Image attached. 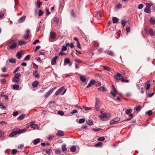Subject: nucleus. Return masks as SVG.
Returning a JSON list of instances; mask_svg holds the SVG:
<instances>
[{"label": "nucleus", "mask_w": 155, "mask_h": 155, "mask_svg": "<svg viewBox=\"0 0 155 155\" xmlns=\"http://www.w3.org/2000/svg\"><path fill=\"white\" fill-rule=\"evenodd\" d=\"M93 45L95 47H97L99 46V44L96 42H93Z\"/></svg>", "instance_id": "obj_54"}, {"label": "nucleus", "mask_w": 155, "mask_h": 155, "mask_svg": "<svg viewBox=\"0 0 155 155\" xmlns=\"http://www.w3.org/2000/svg\"><path fill=\"white\" fill-rule=\"evenodd\" d=\"M149 32L150 34V36L152 37H154L155 36V33L154 31H153L152 29H150L149 30Z\"/></svg>", "instance_id": "obj_22"}, {"label": "nucleus", "mask_w": 155, "mask_h": 155, "mask_svg": "<svg viewBox=\"0 0 155 155\" xmlns=\"http://www.w3.org/2000/svg\"><path fill=\"white\" fill-rule=\"evenodd\" d=\"M132 110L131 109H128L126 110V113L127 114H129L131 113Z\"/></svg>", "instance_id": "obj_53"}, {"label": "nucleus", "mask_w": 155, "mask_h": 155, "mask_svg": "<svg viewBox=\"0 0 155 155\" xmlns=\"http://www.w3.org/2000/svg\"><path fill=\"white\" fill-rule=\"evenodd\" d=\"M17 150L15 149H13L12 150V153L13 155H15L16 154V153H17Z\"/></svg>", "instance_id": "obj_52"}, {"label": "nucleus", "mask_w": 155, "mask_h": 155, "mask_svg": "<svg viewBox=\"0 0 155 155\" xmlns=\"http://www.w3.org/2000/svg\"><path fill=\"white\" fill-rule=\"evenodd\" d=\"M95 84H98V86H100L101 85V83L100 82L97 81L96 82L95 80H92L90 81L86 87H91L92 85H94Z\"/></svg>", "instance_id": "obj_2"}, {"label": "nucleus", "mask_w": 155, "mask_h": 155, "mask_svg": "<svg viewBox=\"0 0 155 155\" xmlns=\"http://www.w3.org/2000/svg\"><path fill=\"white\" fill-rule=\"evenodd\" d=\"M92 130L93 131H94L95 132H97V131H100V130H102V129L101 128H97L96 129L94 128H93L92 129Z\"/></svg>", "instance_id": "obj_39"}, {"label": "nucleus", "mask_w": 155, "mask_h": 155, "mask_svg": "<svg viewBox=\"0 0 155 155\" xmlns=\"http://www.w3.org/2000/svg\"><path fill=\"white\" fill-rule=\"evenodd\" d=\"M141 109V107L140 106L138 105L137 106L136 108H135V110L136 111H140Z\"/></svg>", "instance_id": "obj_46"}, {"label": "nucleus", "mask_w": 155, "mask_h": 155, "mask_svg": "<svg viewBox=\"0 0 155 155\" xmlns=\"http://www.w3.org/2000/svg\"><path fill=\"white\" fill-rule=\"evenodd\" d=\"M0 106L2 107V109H4L6 108V107L5 105H3L2 103L0 104Z\"/></svg>", "instance_id": "obj_63"}, {"label": "nucleus", "mask_w": 155, "mask_h": 155, "mask_svg": "<svg viewBox=\"0 0 155 155\" xmlns=\"http://www.w3.org/2000/svg\"><path fill=\"white\" fill-rule=\"evenodd\" d=\"M61 148L62 151L64 152L66 151L67 150L66 146L65 144L61 146Z\"/></svg>", "instance_id": "obj_33"}, {"label": "nucleus", "mask_w": 155, "mask_h": 155, "mask_svg": "<svg viewBox=\"0 0 155 155\" xmlns=\"http://www.w3.org/2000/svg\"><path fill=\"white\" fill-rule=\"evenodd\" d=\"M103 68L105 70L107 71H110V68L106 66H103Z\"/></svg>", "instance_id": "obj_45"}, {"label": "nucleus", "mask_w": 155, "mask_h": 155, "mask_svg": "<svg viewBox=\"0 0 155 155\" xmlns=\"http://www.w3.org/2000/svg\"><path fill=\"white\" fill-rule=\"evenodd\" d=\"M87 124L89 126H91L93 124V121L92 120H90L87 122Z\"/></svg>", "instance_id": "obj_26"}, {"label": "nucleus", "mask_w": 155, "mask_h": 155, "mask_svg": "<svg viewBox=\"0 0 155 155\" xmlns=\"http://www.w3.org/2000/svg\"><path fill=\"white\" fill-rule=\"evenodd\" d=\"M113 88V91H110V93L113 95L114 97H115L117 94V91L116 89V88Z\"/></svg>", "instance_id": "obj_12"}, {"label": "nucleus", "mask_w": 155, "mask_h": 155, "mask_svg": "<svg viewBox=\"0 0 155 155\" xmlns=\"http://www.w3.org/2000/svg\"><path fill=\"white\" fill-rule=\"evenodd\" d=\"M31 122L29 123V125L31 128H33L34 130H35L36 127L37 128V129H38L39 128L38 125L37 124H34L33 122Z\"/></svg>", "instance_id": "obj_8"}, {"label": "nucleus", "mask_w": 155, "mask_h": 155, "mask_svg": "<svg viewBox=\"0 0 155 155\" xmlns=\"http://www.w3.org/2000/svg\"><path fill=\"white\" fill-rule=\"evenodd\" d=\"M80 79L82 82H84L85 83H86V79L85 76L82 75H80Z\"/></svg>", "instance_id": "obj_20"}, {"label": "nucleus", "mask_w": 155, "mask_h": 155, "mask_svg": "<svg viewBox=\"0 0 155 155\" xmlns=\"http://www.w3.org/2000/svg\"><path fill=\"white\" fill-rule=\"evenodd\" d=\"M58 57V56H56L52 58L51 64L52 65H54L55 64L57 59Z\"/></svg>", "instance_id": "obj_17"}, {"label": "nucleus", "mask_w": 155, "mask_h": 155, "mask_svg": "<svg viewBox=\"0 0 155 155\" xmlns=\"http://www.w3.org/2000/svg\"><path fill=\"white\" fill-rule=\"evenodd\" d=\"M29 36V35L26 34V35H25L24 36L23 38L25 39L26 40L28 38Z\"/></svg>", "instance_id": "obj_62"}, {"label": "nucleus", "mask_w": 155, "mask_h": 155, "mask_svg": "<svg viewBox=\"0 0 155 155\" xmlns=\"http://www.w3.org/2000/svg\"><path fill=\"white\" fill-rule=\"evenodd\" d=\"M105 139V138L104 137H102L98 138L97 139V140L99 141H103Z\"/></svg>", "instance_id": "obj_44"}, {"label": "nucleus", "mask_w": 155, "mask_h": 155, "mask_svg": "<svg viewBox=\"0 0 155 155\" xmlns=\"http://www.w3.org/2000/svg\"><path fill=\"white\" fill-rule=\"evenodd\" d=\"M153 81H149L146 83H145V86L146 87H150V86H152L153 84Z\"/></svg>", "instance_id": "obj_14"}, {"label": "nucleus", "mask_w": 155, "mask_h": 155, "mask_svg": "<svg viewBox=\"0 0 155 155\" xmlns=\"http://www.w3.org/2000/svg\"><path fill=\"white\" fill-rule=\"evenodd\" d=\"M56 37V33L54 32L51 31L50 33V38H51L52 39H54Z\"/></svg>", "instance_id": "obj_13"}, {"label": "nucleus", "mask_w": 155, "mask_h": 155, "mask_svg": "<svg viewBox=\"0 0 155 155\" xmlns=\"http://www.w3.org/2000/svg\"><path fill=\"white\" fill-rule=\"evenodd\" d=\"M26 18V16L25 15H23L18 20V22L19 23H20L23 22L25 20Z\"/></svg>", "instance_id": "obj_11"}, {"label": "nucleus", "mask_w": 155, "mask_h": 155, "mask_svg": "<svg viewBox=\"0 0 155 155\" xmlns=\"http://www.w3.org/2000/svg\"><path fill=\"white\" fill-rule=\"evenodd\" d=\"M146 5V7L144 9V12L147 13H149L150 12V8L151 4L150 3H147Z\"/></svg>", "instance_id": "obj_6"}, {"label": "nucleus", "mask_w": 155, "mask_h": 155, "mask_svg": "<svg viewBox=\"0 0 155 155\" xmlns=\"http://www.w3.org/2000/svg\"><path fill=\"white\" fill-rule=\"evenodd\" d=\"M152 113H153L152 111L151 110H149L147 113V114L149 116L151 115L152 114Z\"/></svg>", "instance_id": "obj_51"}, {"label": "nucleus", "mask_w": 155, "mask_h": 155, "mask_svg": "<svg viewBox=\"0 0 155 155\" xmlns=\"http://www.w3.org/2000/svg\"><path fill=\"white\" fill-rule=\"evenodd\" d=\"M58 114L59 115H61V116H63L64 114V112L61 110H59L58 112Z\"/></svg>", "instance_id": "obj_50"}, {"label": "nucleus", "mask_w": 155, "mask_h": 155, "mask_svg": "<svg viewBox=\"0 0 155 155\" xmlns=\"http://www.w3.org/2000/svg\"><path fill=\"white\" fill-rule=\"evenodd\" d=\"M85 121V119L84 118H81L79 120V122L80 123H84Z\"/></svg>", "instance_id": "obj_49"}, {"label": "nucleus", "mask_w": 155, "mask_h": 155, "mask_svg": "<svg viewBox=\"0 0 155 155\" xmlns=\"http://www.w3.org/2000/svg\"><path fill=\"white\" fill-rule=\"evenodd\" d=\"M122 82H127V83H128L129 82V81L128 80H125L124 78V77H122L120 80Z\"/></svg>", "instance_id": "obj_38"}, {"label": "nucleus", "mask_w": 155, "mask_h": 155, "mask_svg": "<svg viewBox=\"0 0 155 155\" xmlns=\"http://www.w3.org/2000/svg\"><path fill=\"white\" fill-rule=\"evenodd\" d=\"M23 55V51H20L18 52L16 54V56L18 59H19Z\"/></svg>", "instance_id": "obj_16"}, {"label": "nucleus", "mask_w": 155, "mask_h": 155, "mask_svg": "<svg viewBox=\"0 0 155 155\" xmlns=\"http://www.w3.org/2000/svg\"><path fill=\"white\" fill-rule=\"evenodd\" d=\"M53 21L57 24H58L61 21V19H60L58 18L55 17L53 18Z\"/></svg>", "instance_id": "obj_21"}, {"label": "nucleus", "mask_w": 155, "mask_h": 155, "mask_svg": "<svg viewBox=\"0 0 155 155\" xmlns=\"http://www.w3.org/2000/svg\"><path fill=\"white\" fill-rule=\"evenodd\" d=\"M30 59V56L29 55H28L25 57L24 59V60L25 61H28Z\"/></svg>", "instance_id": "obj_47"}, {"label": "nucleus", "mask_w": 155, "mask_h": 155, "mask_svg": "<svg viewBox=\"0 0 155 155\" xmlns=\"http://www.w3.org/2000/svg\"><path fill=\"white\" fill-rule=\"evenodd\" d=\"M154 94V93L153 92L151 94H150L149 93H147V97H149V98L151 97H152L153 95Z\"/></svg>", "instance_id": "obj_48"}, {"label": "nucleus", "mask_w": 155, "mask_h": 155, "mask_svg": "<svg viewBox=\"0 0 155 155\" xmlns=\"http://www.w3.org/2000/svg\"><path fill=\"white\" fill-rule=\"evenodd\" d=\"M120 120V118L118 117H115L110 121V124L113 125L117 123Z\"/></svg>", "instance_id": "obj_5"}, {"label": "nucleus", "mask_w": 155, "mask_h": 155, "mask_svg": "<svg viewBox=\"0 0 155 155\" xmlns=\"http://www.w3.org/2000/svg\"><path fill=\"white\" fill-rule=\"evenodd\" d=\"M114 77L115 81L119 82L122 77V76L121 74L118 73L114 75Z\"/></svg>", "instance_id": "obj_4"}, {"label": "nucleus", "mask_w": 155, "mask_h": 155, "mask_svg": "<svg viewBox=\"0 0 155 155\" xmlns=\"http://www.w3.org/2000/svg\"><path fill=\"white\" fill-rule=\"evenodd\" d=\"M69 58H66L64 60V65H66L67 64H68L69 66H71L72 64V63L71 62Z\"/></svg>", "instance_id": "obj_7"}, {"label": "nucleus", "mask_w": 155, "mask_h": 155, "mask_svg": "<svg viewBox=\"0 0 155 155\" xmlns=\"http://www.w3.org/2000/svg\"><path fill=\"white\" fill-rule=\"evenodd\" d=\"M39 84V82L38 81H34L32 84V85L34 87H37Z\"/></svg>", "instance_id": "obj_23"}, {"label": "nucleus", "mask_w": 155, "mask_h": 155, "mask_svg": "<svg viewBox=\"0 0 155 155\" xmlns=\"http://www.w3.org/2000/svg\"><path fill=\"white\" fill-rule=\"evenodd\" d=\"M119 21V18L116 17H113L112 18L113 22L114 23H117Z\"/></svg>", "instance_id": "obj_24"}, {"label": "nucleus", "mask_w": 155, "mask_h": 155, "mask_svg": "<svg viewBox=\"0 0 155 155\" xmlns=\"http://www.w3.org/2000/svg\"><path fill=\"white\" fill-rule=\"evenodd\" d=\"M5 137V133L0 130V138H3Z\"/></svg>", "instance_id": "obj_27"}, {"label": "nucleus", "mask_w": 155, "mask_h": 155, "mask_svg": "<svg viewBox=\"0 0 155 155\" xmlns=\"http://www.w3.org/2000/svg\"><path fill=\"white\" fill-rule=\"evenodd\" d=\"M40 142V140L39 138H37L33 142V143L35 145H36Z\"/></svg>", "instance_id": "obj_32"}, {"label": "nucleus", "mask_w": 155, "mask_h": 155, "mask_svg": "<svg viewBox=\"0 0 155 155\" xmlns=\"http://www.w3.org/2000/svg\"><path fill=\"white\" fill-rule=\"evenodd\" d=\"M45 151L46 153L48 154L49 155H50L51 154V152L52 151V150L51 149H50L48 150H45Z\"/></svg>", "instance_id": "obj_40"}, {"label": "nucleus", "mask_w": 155, "mask_h": 155, "mask_svg": "<svg viewBox=\"0 0 155 155\" xmlns=\"http://www.w3.org/2000/svg\"><path fill=\"white\" fill-rule=\"evenodd\" d=\"M70 150L72 152H74L76 150V147L74 145L73 146L71 147Z\"/></svg>", "instance_id": "obj_34"}, {"label": "nucleus", "mask_w": 155, "mask_h": 155, "mask_svg": "<svg viewBox=\"0 0 155 155\" xmlns=\"http://www.w3.org/2000/svg\"><path fill=\"white\" fill-rule=\"evenodd\" d=\"M55 88H53L52 89H51V90L48 91L47 93L45 95V98H46L48 97L49 96V95L52 93V92L54 91Z\"/></svg>", "instance_id": "obj_10"}, {"label": "nucleus", "mask_w": 155, "mask_h": 155, "mask_svg": "<svg viewBox=\"0 0 155 155\" xmlns=\"http://www.w3.org/2000/svg\"><path fill=\"white\" fill-rule=\"evenodd\" d=\"M77 43L78 47L80 49H81V45L79 42L78 41H77Z\"/></svg>", "instance_id": "obj_60"}, {"label": "nucleus", "mask_w": 155, "mask_h": 155, "mask_svg": "<svg viewBox=\"0 0 155 155\" xmlns=\"http://www.w3.org/2000/svg\"><path fill=\"white\" fill-rule=\"evenodd\" d=\"M9 61L12 63H16V60L15 59H9Z\"/></svg>", "instance_id": "obj_41"}, {"label": "nucleus", "mask_w": 155, "mask_h": 155, "mask_svg": "<svg viewBox=\"0 0 155 155\" xmlns=\"http://www.w3.org/2000/svg\"><path fill=\"white\" fill-rule=\"evenodd\" d=\"M96 100V102L95 103V106H99V105L100 103V101L99 99L97 98H96L95 99Z\"/></svg>", "instance_id": "obj_31"}, {"label": "nucleus", "mask_w": 155, "mask_h": 155, "mask_svg": "<svg viewBox=\"0 0 155 155\" xmlns=\"http://www.w3.org/2000/svg\"><path fill=\"white\" fill-rule=\"evenodd\" d=\"M61 150L58 149H57L55 150V153L57 154H59L60 153Z\"/></svg>", "instance_id": "obj_56"}, {"label": "nucleus", "mask_w": 155, "mask_h": 155, "mask_svg": "<svg viewBox=\"0 0 155 155\" xmlns=\"http://www.w3.org/2000/svg\"><path fill=\"white\" fill-rule=\"evenodd\" d=\"M8 46L7 49L8 50L13 49L16 47L17 43L13 40H11L9 41L7 44Z\"/></svg>", "instance_id": "obj_1"}, {"label": "nucleus", "mask_w": 155, "mask_h": 155, "mask_svg": "<svg viewBox=\"0 0 155 155\" xmlns=\"http://www.w3.org/2000/svg\"><path fill=\"white\" fill-rule=\"evenodd\" d=\"M19 68H19V67H17V68H16V69H15V70H14L13 71V73H15L16 72H17V71H18L19 70Z\"/></svg>", "instance_id": "obj_59"}, {"label": "nucleus", "mask_w": 155, "mask_h": 155, "mask_svg": "<svg viewBox=\"0 0 155 155\" xmlns=\"http://www.w3.org/2000/svg\"><path fill=\"white\" fill-rule=\"evenodd\" d=\"M102 144V143L101 142H99L97 143H96L95 146V147H100L101 146V145Z\"/></svg>", "instance_id": "obj_55"}, {"label": "nucleus", "mask_w": 155, "mask_h": 155, "mask_svg": "<svg viewBox=\"0 0 155 155\" xmlns=\"http://www.w3.org/2000/svg\"><path fill=\"white\" fill-rule=\"evenodd\" d=\"M18 112L17 111L14 112L13 113V115L14 116H15L18 114Z\"/></svg>", "instance_id": "obj_58"}, {"label": "nucleus", "mask_w": 155, "mask_h": 155, "mask_svg": "<svg viewBox=\"0 0 155 155\" xmlns=\"http://www.w3.org/2000/svg\"><path fill=\"white\" fill-rule=\"evenodd\" d=\"M64 91V92L61 94V95H63L66 91V90L64 89V88H60L55 92V95H57L61 93V92Z\"/></svg>", "instance_id": "obj_3"}, {"label": "nucleus", "mask_w": 155, "mask_h": 155, "mask_svg": "<svg viewBox=\"0 0 155 155\" xmlns=\"http://www.w3.org/2000/svg\"><path fill=\"white\" fill-rule=\"evenodd\" d=\"M97 90L101 92H104L107 91V90L106 88H98Z\"/></svg>", "instance_id": "obj_30"}, {"label": "nucleus", "mask_w": 155, "mask_h": 155, "mask_svg": "<svg viewBox=\"0 0 155 155\" xmlns=\"http://www.w3.org/2000/svg\"><path fill=\"white\" fill-rule=\"evenodd\" d=\"M21 75L20 73H17L15 74L14 77L15 78H19V77L21 76Z\"/></svg>", "instance_id": "obj_43"}, {"label": "nucleus", "mask_w": 155, "mask_h": 155, "mask_svg": "<svg viewBox=\"0 0 155 155\" xmlns=\"http://www.w3.org/2000/svg\"><path fill=\"white\" fill-rule=\"evenodd\" d=\"M26 131V130L25 129H23L21 130H19V134H20L21 133H24Z\"/></svg>", "instance_id": "obj_42"}, {"label": "nucleus", "mask_w": 155, "mask_h": 155, "mask_svg": "<svg viewBox=\"0 0 155 155\" xmlns=\"http://www.w3.org/2000/svg\"><path fill=\"white\" fill-rule=\"evenodd\" d=\"M25 116L26 114H22L18 117L17 119L19 120H21L23 119Z\"/></svg>", "instance_id": "obj_19"}, {"label": "nucleus", "mask_w": 155, "mask_h": 155, "mask_svg": "<svg viewBox=\"0 0 155 155\" xmlns=\"http://www.w3.org/2000/svg\"><path fill=\"white\" fill-rule=\"evenodd\" d=\"M100 113H101V115L100 116L101 119L102 120H106L105 119L107 118V115L106 113H103L102 111H101L100 112Z\"/></svg>", "instance_id": "obj_9"}, {"label": "nucleus", "mask_w": 155, "mask_h": 155, "mask_svg": "<svg viewBox=\"0 0 155 155\" xmlns=\"http://www.w3.org/2000/svg\"><path fill=\"white\" fill-rule=\"evenodd\" d=\"M150 23L152 25L155 24V18H151L150 20Z\"/></svg>", "instance_id": "obj_28"}, {"label": "nucleus", "mask_w": 155, "mask_h": 155, "mask_svg": "<svg viewBox=\"0 0 155 155\" xmlns=\"http://www.w3.org/2000/svg\"><path fill=\"white\" fill-rule=\"evenodd\" d=\"M12 81L15 83H17L20 81V79L19 78H15V77H14L12 79Z\"/></svg>", "instance_id": "obj_37"}, {"label": "nucleus", "mask_w": 155, "mask_h": 155, "mask_svg": "<svg viewBox=\"0 0 155 155\" xmlns=\"http://www.w3.org/2000/svg\"><path fill=\"white\" fill-rule=\"evenodd\" d=\"M143 5L142 4H140L139 5L138 8L139 9H141L143 7Z\"/></svg>", "instance_id": "obj_57"}, {"label": "nucleus", "mask_w": 155, "mask_h": 155, "mask_svg": "<svg viewBox=\"0 0 155 155\" xmlns=\"http://www.w3.org/2000/svg\"><path fill=\"white\" fill-rule=\"evenodd\" d=\"M36 4L38 8H39L40 7L41 5V2L39 1L38 0L37 1L36 3Z\"/></svg>", "instance_id": "obj_36"}, {"label": "nucleus", "mask_w": 155, "mask_h": 155, "mask_svg": "<svg viewBox=\"0 0 155 155\" xmlns=\"http://www.w3.org/2000/svg\"><path fill=\"white\" fill-rule=\"evenodd\" d=\"M122 5H121V4H117V6H116V7L119 9V8H121L122 7Z\"/></svg>", "instance_id": "obj_61"}, {"label": "nucleus", "mask_w": 155, "mask_h": 155, "mask_svg": "<svg viewBox=\"0 0 155 155\" xmlns=\"http://www.w3.org/2000/svg\"><path fill=\"white\" fill-rule=\"evenodd\" d=\"M18 43L20 45H22L25 44L26 43L25 41H22L20 40L18 41Z\"/></svg>", "instance_id": "obj_35"}, {"label": "nucleus", "mask_w": 155, "mask_h": 155, "mask_svg": "<svg viewBox=\"0 0 155 155\" xmlns=\"http://www.w3.org/2000/svg\"><path fill=\"white\" fill-rule=\"evenodd\" d=\"M127 23V21L126 20H122L121 21V24L122 25L123 28H124L125 26Z\"/></svg>", "instance_id": "obj_25"}, {"label": "nucleus", "mask_w": 155, "mask_h": 155, "mask_svg": "<svg viewBox=\"0 0 155 155\" xmlns=\"http://www.w3.org/2000/svg\"><path fill=\"white\" fill-rule=\"evenodd\" d=\"M17 134H19L18 130L14 131L10 134L9 136L11 137H13Z\"/></svg>", "instance_id": "obj_15"}, {"label": "nucleus", "mask_w": 155, "mask_h": 155, "mask_svg": "<svg viewBox=\"0 0 155 155\" xmlns=\"http://www.w3.org/2000/svg\"><path fill=\"white\" fill-rule=\"evenodd\" d=\"M106 53L107 54H108L110 56H114V53L113 52L111 51H106Z\"/></svg>", "instance_id": "obj_29"}, {"label": "nucleus", "mask_w": 155, "mask_h": 155, "mask_svg": "<svg viewBox=\"0 0 155 155\" xmlns=\"http://www.w3.org/2000/svg\"><path fill=\"white\" fill-rule=\"evenodd\" d=\"M33 75L36 78H38L39 76V75L38 74H35L34 73H33Z\"/></svg>", "instance_id": "obj_64"}, {"label": "nucleus", "mask_w": 155, "mask_h": 155, "mask_svg": "<svg viewBox=\"0 0 155 155\" xmlns=\"http://www.w3.org/2000/svg\"><path fill=\"white\" fill-rule=\"evenodd\" d=\"M56 135L58 137H61L63 136L64 135V132L63 131L61 130H59L56 133Z\"/></svg>", "instance_id": "obj_18"}]
</instances>
